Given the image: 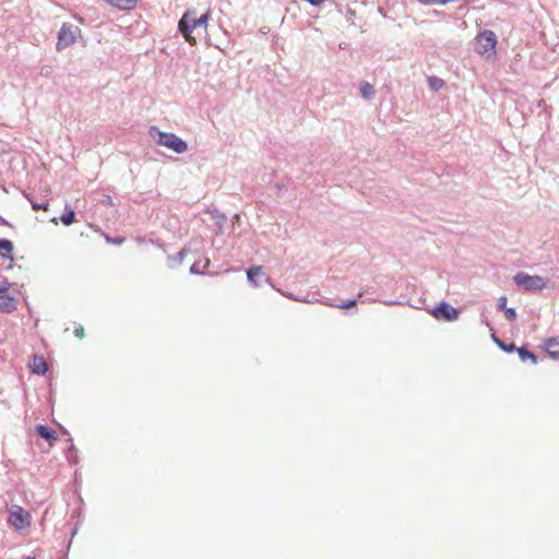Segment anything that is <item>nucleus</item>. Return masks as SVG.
Returning <instances> with one entry per match:
<instances>
[{
  "mask_svg": "<svg viewBox=\"0 0 559 559\" xmlns=\"http://www.w3.org/2000/svg\"><path fill=\"white\" fill-rule=\"evenodd\" d=\"M29 368L32 370V373L37 376H44L48 371V365L44 357L39 355H34L32 362L29 364Z\"/></svg>",
  "mask_w": 559,
  "mask_h": 559,
  "instance_id": "nucleus-10",
  "label": "nucleus"
},
{
  "mask_svg": "<svg viewBox=\"0 0 559 559\" xmlns=\"http://www.w3.org/2000/svg\"><path fill=\"white\" fill-rule=\"evenodd\" d=\"M80 28L71 23H62L57 34L56 50L62 51L75 43Z\"/></svg>",
  "mask_w": 559,
  "mask_h": 559,
  "instance_id": "nucleus-5",
  "label": "nucleus"
},
{
  "mask_svg": "<svg viewBox=\"0 0 559 559\" xmlns=\"http://www.w3.org/2000/svg\"><path fill=\"white\" fill-rule=\"evenodd\" d=\"M38 437L46 440L50 445L57 440V432L48 425L38 424L35 427Z\"/></svg>",
  "mask_w": 559,
  "mask_h": 559,
  "instance_id": "nucleus-9",
  "label": "nucleus"
},
{
  "mask_svg": "<svg viewBox=\"0 0 559 559\" xmlns=\"http://www.w3.org/2000/svg\"><path fill=\"white\" fill-rule=\"evenodd\" d=\"M100 203L103 205H107V206L114 205V201H112V198L110 195H104V198L102 199Z\"/></svg>",
  "mask_w": 559,
  "mask_h": 559,
  "instance_id": "nucleus-26",
  "label": "nucleus"
},
{
  "mask_svg": "<svg viewBox=\"0 0 559 559\" xmlns=\"http://www.w3.org/2000/svg\"><path fill=\"white\" fill-rule=\"evenodd\" d=\"M12 252H13L12 241L7 238H1L0 239V257L3 259L13 260Z\"/></svg>",
  "mask_w": 559,
  "mask_h": 559,
  "instance_id": "nucleus-14",
  "label": "nucleus"
},
{
  "mask_svg": "<svg viewBox=\"0 0 559 559\" xmlns=\"http://www.w3.org/2000/svg\"><path fill=\"white\" fill-rule=\"evenodd\" d=\"M22 559H35V557H32V556H24Z\"/></svg>",
  "mask_w": 559,
  "mask_h": 559,
  "instance_id": "nucleus-32",
  "label": "nucleus"
},
{
  "mask_svg": "<svg viewBox=\"0 0 559 559\" xmlns=\"http://www.w3.org/2000/svg\"><path fill=\"white\" fill-rule=\"evenodd\" d=\"M209 264H210V261L206 260L204 267L209 266Z\"/></svg>",
  "mask_w": 559,
  "mask_h": 559,
  "instance_id": "nucleus-34",
  "label": "nucleus"
},
{
  "mask_svg": "<svg viewBox=\"0 0 559 559\" xmlns=\"http://www.w3.org/2000/svg\"><path fill=\"white\" fill-rule=\"evenodd\" d=\"M430 313L437 320L453 322L457 320L460 310L447 301H441L430 310Z\"/></svg>",
  "mask_w": 559,
  "mask_h": 559,
  "instance_id": "nucleus-6",
  "label": "nucleus"
},
{
  "mask_svg": "<svg viewBox=\"0 0 559 559\" xmlns=\"http://www.w3.org/2000/svg\"><path fill=\"white\" fill-rule=\"evenodd\" d=\"M503 313H504L506 319L510 322L515 321L518 318L516 310H515V308H512V307L504 309Z\"/></svg>",
  "mask_w": 559,
  "mask_h": 559,
  "instance_id": "nucleus-22",
  "label": "nucleus"
},
{
  "mask_svg": "<svg viewBox=\"0 0 559 559\" xmlns=\"http://www.w3.org/2000/svg\"><path fill=\"white\" fill-rule=\"evenodd\" d=\"M481 322L485 323V325L491 331V340L501 350H503L508 354L515 352V349H516L515 344L513 342L507 344L500 337H498L495 332V328L492 326L491 322L485 318L484 313L481 314Z\"/></svg>",
  "mask_w": 559,
  "mask_h": 559,
  "instance_id": "nucleus-8",
  "label": "nucleus"
},
{
  "mask_svg": "<svg viewBox=\"0 0 559 559\" xmlns=\"http://www.w3.org/2000/svg\"><path fill=\"white\" fill-rule=\"evenodd\" d=\"M289 299L298 300V301H306L304 298L295 297L293 294H285Z\"/></svg>",
  "mask_w": 559,
  "mask_h": 559,
  "instance_id": "nucleus-30",
  "label": "nucleus"
},
{
  "mask_svg": "<svg viewBox=\"0 0 559 559\" xmlns=\"http://www.w3.org/2000/svg\"><path fill=\"white\" fill-rule=\"evenodd\" d=\"M428 86L437 92L444 86V81L438 76H429L428 78Z\"/></svg>",
  "mask_w": 559,
  "mask_h": 559,
  "instance_id": "nucleus-21",
  "label": "nucleus"
},
{
  "mask_svg": "<svg viewBox=\"0 0 559 559\" xmlns=\"http://www.w3.org/2000/svg\"><path fill=\"white\" fill-rule=\"evenodd\" d=\"M513 282L524 292L538 293L547 287L549 278L540 275H530L524 272H519L514 275Z\"/></svg>",
  "mask_w": 559,
  "mask_h": 559,
  "instance_id": "nucleus-3",
  "label": "nucleus"
},
{
  "mask_svg": "<svg viewBox=\"0 0 559 559\" xmlns=\"http://www.w3.org/2000/svg\"><path fill=\"white\" fill-rule=\"evenodd\" d=\"M497 36L492 31L485 29L480 32L474 44V49L478 55H496Z\"/></svg>",
  "mask_w": 559,
  "mask_h": 559,
  "instance_id": "nucleus-4",
  "label": "nucleus"
},
{
  "mask_svg": "<svg viewBox=\"0 0 559 559\" xmlns=\"http://www.w3.org/2000/svg\"><path fill=\"white\" fill-rule=\"evenodd\" d=\"M9 286V283H5V285H0V294H8Z\"/></svg>",
  "mask_w": 559,
  "mask_h": 559,
  "instance_id": "nucleus-29",
  "label": "nucleus"
},
{
  "mask_svg": "<svg viewBox=\"0 0 559 559\" xmlns=\"http://www.w3.org/2000/svg\"><path fill=\"white\" fill-rule=\"evenodd\" d=\"M264 272L262 266H251L247 270V278L248 282L251 283L253 286H259L257 277L264 276Z\"/></svg>",
  "mask_w": 559,
  "mask_h": 559,
  "instance_id": "nucleus-15",
  "label": "nucleus"
},
{
  "mask_svg": "<svg viewBox=\"0 0 559 559\" xmlns=\"http://www.w3.org/2000/svg\"><path fill=\"white\" fill-rule=\"evenodd\" d=\"M63 432L69 436L68 441L70 442V445L66 451V459L70 464L76 465L80 461L78 449L75 448L73 439L70 436V433L66 429L63 430Z\"/></svg>",
  "mask_w": 559,
  "mask_h": 559,
  "instance_id": "nucleus-12",
  "label": "nucleus"
},
{
  "mask_svg": "<svg viewBox=\"0 0 559 559\" xmlns=\"http://www.w3.org/2000/svg\"><path fill=\"white\" fill-rule=\"evenodd\" d=\"M16 309V299L9 294H0V311L12 313Z\"/></svg>",
  "mask_w": 559,
  "mask_h": 559,
  "instance_id": "nucleus-11",
  "label": "nucleus"
},
{
  "mask_svg": "<svg viewBox=\"0 0 559 559\" xmlns=\"http://www.w3.org/2000/svg\"><path fill=\"white\" fill-rule=\"evenodd\" d=\"M9 523L15 530H23L31 525V515L22 507L13 504L10 509Z\"/></svg>",
  "mask_w": 559,
  "mask_h": 559,
  "instance_id": "nucleus-7",
  "label": "nucleus"
},
{
  "mask_svg": "<svg viewBox=\"0 0 559 559\" xmlns=\"http://www.w3.org/2000/svg\"><path fill=\"white\" fill-rule=\"evenodd\" d=\"M22 194L24 195L25 199H27L29 201L32 209L34 211H39V210L47 211L48 210L49 203L47 201L37 202V200H34V198L31 193H27L24 190L22 191Z\"/></svg>",
  "mask_w": 559,
  "mask_h": 559,
  "instance_id": "nucleus-18",
  "label": "nucleus"
},
{
  "mask_svg": "<svg viewBox=\"0 0 559 559\" xmlns=\"http://www.w3.org/2000/svg\"><path fill=\"white\" fill-rule=\"evenodd\" d=\"M190 273L195 274V275H202V274H204V269L200 267V262H194L190 266Z\"/></svg>",
  "mask_w": 559,
  "mask_h": 559,
  "instance_id": "nucleus-25",
  "label": "nucleus"
},
{
  "mask_svg": "<svg viewBox=\"0 0 559 559\" xmlns=\"http://www.w3.org/2000/svg\"><path fill=\"white\" fill-rule=\"evenodd\" d=\"M357 300L356 299H348L346 301H343L342 304L335 305L336 308L340 309H348L350 307L356 306Z\"/></svg>",
  "mask_w": 559,
  "mask_h": 559,
  "instance_id": "nucleus-23",
  "label": "nucleus"
},
{
  "mask_svg": "<svg viewBox=\"0 0 559 559\" xmlns=\"http://www.w3.org/2000/svg\"><path fill=\"white\" fill-rule=\"evenodd\" d=\"M209 19H210L209 11L203 13L200 17H197L194 11L188 10L183 13L181 19L179 20L178 29L183 37L188 38L195 27L202 26V27L206 28Z\"/></svg>",
  "mask_w": 559,
  "mask_h": 559,
  "instance_id": "nucleus-2",
  "label": "nucleus"
},
{
  "mask_svg": "<svg viewBox=\"0 0 559 559\" xmlns=\"http://www.w3.org/2000/svg\"><path fill=\"white\" fill-rule=\"evenodd\" d=\"M75 217H76L75 211L70 205L67 204L64 206V212L60 216L62 224L64 226H70L71 224H73L76 221Z\"/></svg>",
  "mask_w": 559,
  "mask_h": 559,
  "instance_id": "nucleus-17",
  "label": "nucleus"
},
{
  "mask_svg": "<svg viewBox=\"0 0 559 559\" xmlns=\"http://www.w3.org/2000/svg\"><path fill=\"white\" fill-rule=\"evenodd\" d=\"M150 135L158 145L165 146L177 154H182L188 150L187 142L171 132L160 131L157 127L150 128Z\"/></svg>",
  "mask_w": 559,
  "mask_h": 559,
  "instance_id": "nucleus-1",
  "label": "nucleus"
},
{
  "mask_svg": "<svg viewBox=\"0 0 559 559\" xmlns=\"http://www.w3.org/2000/svg\"><path fill=\"white\" fill-rule=\"evenodd\" d=\"M360 94L361 96L367 99V100H370L374 97V88L373 86L368 83V82H365L361 86H360Z\"/></svg>",
  "mask_w": 559,
  "mask_h": 559,
  "instance_id": "nucleus-20",
  "label": "nucleus"
},
{
  "mask_svg": "<svg viewBox=\"0 0 559 559\" xmlns=\"http://www.w3.org/2000/svg\"><path fill=\"white\" fill-rule=\"evenodd\" d=\"M106 239H107V241L112 242V243H116V245H120V243H122V242H123V240H124V239H123V238H121V237H116V238H112V239H111V238H109V237H107Z\"/></svg>",
  "mask_w": 559,
  "mask_h": 559,
  "instance_id": "nucleus-28",
  "label": "nucleus"
},
{
  "mask_svg": "<svg viewBox=\"0 0 559 559\" xmlns=\"http://www.w3.org/2000/svg\"><path fill=\"white\" fill-rule=\"evenodd\" d=\"M383 304L386 306L400 305V302L394 301V300L383 301Z\"/></svg>",
  "mask_w": 559,
  "mask_h": 559,
  "instance_id": "nucleus-31",
  "label": "nucleus"
},
{
  "mask_svg": "<svg viewBox=\"0 0 559 559\" xmlns=\"http://www.w3.org/2000/svg\"><path fill=\"white\" fill-rule=\"evenodd\" d=\"M74 335L80 338H82L84 336V329L82 325H79L78 328H75Z\"/></svg>",
  "mask_w": 559,
  "mask_h": 559,
  "instance_id": "nucleus-27",
  "label": "nucleus"
},
{
  "mask_svg": "<svg viewBox=\"0 0 559 559\" xmlns=\"http://www.w3.org/2000/svg\"><path fill=\"white\" fill-rule=\"evenodd\" d=\"M508 299L506 296H500L497 301V309L499 311H504V309H508L507 307Z\"/></svg>",
  "mask_w": 559,
  "mask_h": 559,
  "instance_id": "nucleus-24",
  "label": "nucleus"
},
{
  "mask_svg": "<svg viewBox=\"0 0 559 559\" xmlns=\"http://www.w3.org/2000/svg\"><path fill=\"white\" fill-rule=\"evenodd\" d=\"M186 254H187V250L186 249H181L176 254L168 255V258H167L168 266L173 269V267H176V266L180 265L182 263Z\"/></svg>",
  "mask_w": 559,
  "mask_h": 559,
  "instance_id": "nucleus-19",
  "label": "nucleus"
},
{
  "mask_svg": "<svg viewBox=\"0 0 559 559\" xmlns=\"http://www.w3.org/2000/svg\"><path fill=\"white\" fill-rule=\"evenodd\" d=\"M545 348L551 358H554V359L559 358V340L558 338L551 337V338L547 340Z\"/></svg>",
  "mask_w": 559,
  "mask_h": 559,
  "instance_id": "nucleus-16",
  "label": "nucleus"
},
{
  "mask_svg": "<svg viewBox=\"0 0 559 559\" xmlns=\"http://www.w3.org/2000/svg\"><path fill=\"white\" fill-rule=\"evenodd\" d=\"M515 352L522 362L531 361L532 365L537 364V356L528 348L527 345H523L519 348L516 347Z\"/></svg>",
  "mask_w": 559,
  "mask_h": 559,
  "instance_id": "nucleus-13",
  "label": "nucleus"
},
{
  "mask_svg": "<svg viewBox=\"0 0 559 559\" xmlns=\"http://www.w3.org/2000/svg\"><path fill=\"white\" fill-rule=\"evenodd\" d=\"M76 531H78V530H76V528H74V530L72 531L71 535H72V536H74V535L76 534Z\"/></svg>",
  "mask_w": 559,
  "mask_h": 559,
  "instance_id": "nucleus-33",
  "label": "nucleus"
}]
</instances>
